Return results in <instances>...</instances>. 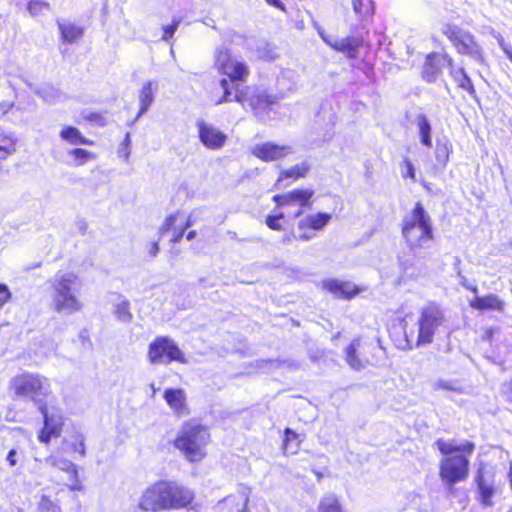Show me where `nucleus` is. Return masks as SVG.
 I'll use <instances>...</instances> for the list:
<instances>
[{"label":"nucleus","instance_id":"obj_7","mask_svg":"<svg viewBox=\"0 0 512 512\" xmlns=\"http://www.w3.org/2000/svg\"><path fill=\"white\" fill-rule=\"evenodd\" d=\"M219 85L223 90V96L216 101L217 105L236 101L243 107L249 105L257 115H260L262 111L276 103V97L266 93H257L247 98L239 83L229 81L227 78H222Z\"/></svg>","mask_w":512,"mask_h":512},{"label":"nucleus","instance_id":"obj_45","mask_svg":"<svg viewBox=\"0 0 512 512\" xmlns=\"http://www.w3.org/2000/svg\"><path fill=\"white\" fill-rule=\"evenodd\" d=\"M11 297V292L7 285L0 284V307H2Z\"/></svg>","mask_w":512,"mask_h":512},{"label":"nucleus","instance_id":"obj_16","mask_svg":"<svg viewBox=\"0 0 512 512\" xmlns=\"http://www.w3.org/2000/svg\"><path fill=\"white\" fill-rule=\"evenodd\" d=\"M200 142L210 150H220L226 143L227 135L219 128L203 120L197 121Z\"/></svg>","mask_w":512,"mask_h":512},{"label":"nucleus","instance_id":"obj_27","mask_svg":"<svg viewBox=\"0 0 512 512\" xmlns=\"http://www.w3.org/2000/svg\"><path fill=\"white\" fill-rule=\"evenodd\" d=\"M60 137L67 143L74 146L92 144V141L84 137L80 130L73 126H65L60 131Z\"/></svg>","mask_w":512,"mask_h":512},{"label":"nucleus","instance_id":"obj_36","mask_svg":"<svg viewBox=\"0 0 512 512\" xmlns=\"http://www.w3.org/2000/svg\"><path fill=\"white\" fill-rule=\"evenodd\" d=\"M15 151V139L13 136L0 130V158L4 159Z\"/></svg>","mask_w":512,"mask_h":512},{"label":"nucleus","instance_id":"obj_6","mask_svg":"<svg viewBox=\"0 0 512 512\" xmlns=\"http://www.w3.org/2000/svg\"><path fill=\"white\" fill-rule=\"evenodd\" d=\"M210 440L206 427L200 424L186 423L179 431L174 445L190 462H199L205 455V448Z\"/></svg>","mask_w":512,"mask_h":512},{"label":"nucleus","instance_id":"obj_28","mask_svg":"<svg viewBox=\"0 0 512 512\" xmlns=\"http://www.w3.org/2000/svg\"><path fill=\"white\" fill-rule=\"evenodd\" d=\"M35 92L48 104H55L66 99V96L62 91L51 85H44Z\"/></svg>","mask_w":512,"mask_h":512},{"label":"nucleus","instance_id":"obj_25","mask_svg":"<svg viewBox=\"0 0 512 512\" xmlns=\"http://www.w3.org/2000/svg\"><path fill=\"white\" fill-rule=\"evenodd\" d=\"M470 306L477 310H504V302L495 294H489L484 297L475 296L470 302Z\"/></svg>","mask_w":512,"mask_h":512},{"label":"nucleus","instance_id":"obj_55","mask_svg":"<svg viewBox=\"0 0 512 512\" xmlns=\"http://www.w3.org/2000/svg\"><path fill=\"white\" fill-rule=\"evenodd\" d=\"M158 252H159V245H158V242L155 241L151 244L149 253L151 256L155 257L158 254Z\"/></svg>","mask_w":512,"mask_h":512},{"label":"nucleus","instance_id":"obj_37","mask_svg":"<svg viewBox=\"0 0 512 512\" xmlns=\"http://www.w3.org/2000/svg\"><path fill=\"white\" fill-rule=\"evenodd\" d=\"M181 217V212H176L167 216L159 228V233L161 236H164L166 233L172 231L174 227L179 224V219Z\"/></svg>","mask_w":512,"mask_h":512},{"label":"nucleus","instance_id":"obj_48","mask_svg":"<svg viewBox=\"0 0 512 512\" xmlns=\"http://www.w3.org/2000/svg\"><path fill=\"white\" fill-rule=\"evenodd\" d=\"M179 225L186 230L187 228L191 227L193 225V221L191 219V216H184L183 213H181V217L179 219Z\"/></svg>","mask_w":512,"mask_h":512},{"label":"nucleus","instance_id":"obj_1","mask_svg":"<svg viewBox=\"0 0 512 512\" xmlns=\"http://www.w3.org/2000/svg\"><path fill=\"white\" fill-rule=\"evenodd\" d=\"M194 500V492L175 481L160 480L141 495L139 508L145 512L179 510Z\"/></svg>","mask_w":512,"mask_h":512},{"label":"nucleus","instance_id":"obj_49","mask_svg":"<svg viewBox=\"0 0 512 512\" xmlns=\"http://www.w3.org/2000/svg\"><path fill=\"white\" fill-rule=\"evenodd\" d=\"M17 451L12 449L9 451L6 460L8 461L10 466H15L17 464Z\"/></svg>","mask_w":512,"mask_h":512},{"label":"nucleus","instance_id":"obj_39","mask_svg":"<svg viewBox=\"0 0 512 512\" xmlns=\"http://www.w3.org/2000/svg\"><path fill=\"white\" fill-rule=\"evenodd\" d=\"M401 176L406 179L409 178L413 182H416V172L415 167L413 163L410 161L409 158H404L402 164H401Z\"/></svg>","mask_w":512,"mask_h":512},{"label":"nucleus","instance_id":"obj_12","mask_svg":"<svg viewBox=\"0 0 512 512\" xmlns=\"http://www.w3.org/2000/svg\"><path fill=\"white\" fill-rule=\"evenodd\" d=\"M43 417V427L38 433V440L48 444L52 438H58L62 433L64 415L61 409L45 404L37 409Z\"/></svg>","mask_w":512,"mask_h":512},{"label":"nucleus","instance_id":"obj_9","mask_svg":"<svg viewBox=\"0 0 512 512\" xmlns=\"http://www.w3.org/2000/svg\"><path fill=\"white\" fill-rule=\"evenodd\" d=\"M215 67L219 73L227 76V79L232 82H246L250 74L248 65L243 60L233 56L225 47L216 50Z\"/></svg>","mask_w":512,"mask_h":512},{"label":"nucleus","instance_id":"obj_13","mask_svg":"<svg viewBox=\"0 0 512 512\" xmlns=\"http://www.w3.org/2000/svg\"><path fill=\"white\" fill-rule=\"evenodd\" d=\"M330 220L331 215L323 212L304 216L299 220L297 225L298 230L300 231L298 238L303 241L313 239L316 236L314 231L322 230Z\"/></svg>","mask_w":512,"mask_h":512},{"label":"nucleus","instance_id":"obj_44","mask_svg":"<svg viewBox=\"0 0 512 512\" xmlns=\"http://www.w3.org/2000/svg\"><path fill=\"white\" fill-rule=\"evenodd\" d=\"M284 433H285V439L283 442V448L286 452L289 450L290 443H292L293 441H297L298 435L294 431H292L290 428H286Z\"/></svg>","mask_w":512,"mask_h":512},{"label":"nucleus","instance_id":"obj_17","mask_svg":"<svg viewBox=\"0 0 512 512\" xmlns=\"http://www.w3.org/2000/svg\"><path fill=\"white\" fill-rule=\"evenodd\" d=\"M453 59L447 54L431 53L427 56L423 67V78L429 82H436L443 68H452Z\"/></svg>","mask_w":512,"mask_h":512},{"label":"nucleus","instance_id":"obj_53","mask_svg":"<svg viewBox=\"0 0 512 512\" xmlns=\"http://www.w3.org/2000/svg\"><path fill=\"white\" fill-rule=\"evenodd\" d=\"M295 238H296V236H295V234H294V233L285 234V235L282 237L281 242H282L283 244H285V245H286V244H290V243L293 241V239H295Z\"/></svg>","mask_w":512,"mask_h":512},{"label":"nucleus","instance_id":"obj_51","mask_svg":"<svg viewBox=\"0 0 512 512\" xmlns=\"http://www.w3.org/2000/svg\"><path fill=\"white\" fill-rule=\"evenodd\" d=\"M492 36L497 40L499 46L501 47L502 50H504V48H506L508 45L505 43V40L504 38L501 36L500 33L498 32H495L494 30L491 32Z\"/></svg>","mask_w":512,"mask_h":512},{"label":"nucleus","instance_id":"obj_18","mask_svg":"<svg viewBox=\"0 0 512 512\" xmlns=\"http://www.w3.org/2000/svg\"><path fill=\"white\" fill-rule=\"evenodd\" d=\"M475 481L479 493V502L484 507H492L494 504L492 498L495 494L494 480L485 478L482 465L478 468Z\"/></svg>","mask_w":512,"mask_h":512},{"label":"nucleus","instance_id":"obj_42","mask_svg":"<svg viewBox=\"0 0 512 512\" xmlns=\"http://www.w3.org/2000/svg\"><path fill=\"white\" fill-rule=\"evenodd\" d=\"M179 24L180 20L174 19L172 24L164 26L162 40L168 41L170 38H172Z\"/></svg>","mask_w":512,"mask_h":512},{"label":"nucleus","instance_id":"obj_20","mask_svg":"<svg viewBox=\"0 0 512 512\" xmlns=\"http://www.w3.org/2000/svg\"><path fill=\"white\" fill-rule=\"evenodd\" d=\"M163 397L168 406L178 416H183L188 413L186 393L183 389L168 388L164 391Z\"/></svg>","mask_w":512,"mask_h":512},{"label":"nucleus","instance_id":"obj_21","mask_svg":"<svg viewBox=\"0 0 512 512\" xmlns=\"http://www.w3.org/2000/svg\"><path fill=\"white\" fill-rule=\"evenodd\" d=\"M322 287L335 297L343 299H350L359 292L354 284L335 279L323 281Z\"/></svg>","mask_w":512,"mask_h":512},{"label":"nucleus","instance_id":"obj_29","mask_svg":"<svg viewBox=\"0 0 512 512\" xmlns=\"http://www.w3.org/2000/svg\"><path fill=\"white\" fill-rule=\"evenodd\" d=\"M353 11L360 21H365L374 14L372 0H352Z\"/></svg>","mask_w":512,"mask_h":512},{"label":"nucleus","instance_id":"obj_31","mask_svg":"<svg viewBox=\"0 0 512 512\" xmlns=\"http://www.w3.org/2000/svg\"><path fill=\"white\" fill-rule=\"evenodd\" d=\"M58 27L61 32L62 38L69 43L75 42L83 35V29L81 27L76 26L75 24L69 22H58Z\"/></svg>","mask_w":512,"mask_h":512},{"label":"nucleus","instance_id":"obj_60","mask_svg":"<svg viewBox=\"0 0 512 512\" xmlns=\"http://www.w3.org/2000/svg\"><path fill=\"white\" fill-rule=\"evenodd\" d=\"M503 51L512 62V47L508 45Z\"/></svg>","mask_w":512,"mask_h":512},{"label":"nucleus","instance_id":"obj_41","mask_svg":"<svg viewBox=\"0 0 512 512\" xmlns=\"http://www.w3.org/2000/svg\"><path fill=\"white\" fill-rule=\"evenodd\" d=\"M85 119L98 126H105L108 123L107 116L98 112H91L85 115Z\"/></svg>","mask_w":512,"mask_h":512},{"label":"nucleus","instance_id":"obj_11","mask_svg":"<svg viewBox=\"0 0 512 512\" xmlns=\"http://www.w3.org/2000/svg\"><path fill=\"white\" fill-rule=\"evenodd\" d=\"M444 323L443 311L437 305L431 304L421 310L418 320V335L416 347L430 344L437 329Z\"/></svg>","mask_w":512,"mask_h":512},{"label":"nucleus","instance_id":"obj_2","mask_svg":"<svg viewBox=\"0 0 512 512\" xmlns=\"http://www.w3.org/2000/svg\"><path fill=\"white\" fill-rule=\"evenodd\" d=\"M436 445L444 455L440 461V477L444 483L453 486L457 482L467 479L469 474V456L475 445L466 441L460 445L437 440Z\"/></svg>","mask_w":512,"mask_h":512},{"label":"nucleus","instance_id":"obj_26","mask_svg":"<svg viewBox=\"0 0 512 512\" xmlns=\"http://www.w3.org/2000/svg\"><path fill=\"white\" fill-rule=\"evenodd\" d=\"M414 123L418 129L420 142L425 147H432V127L428 117L425 114H418L414 119Z\"/></svg>","mask_w":512,"mask_h":512},{"label":"nucleus","instance_id":"obj_14","mask_svg":"<svg viewBox=\"0 0 512 512\" xmlns=\"http://www.w3.org/2000/svg\"><path fill=\"white\" fill-rule=\"evenodd\" d=\"M252 154L265 162H273L286 158L294 153V148L290 145L277 144L274 142H264L253 146Z\"/></svg>","mask_w":512,"mask_h":512},{"label":"nucleus","instance_id":"obj_24","mask_svg":"<svg viewBox=\"0 0 512 512\" xmlns=\"http://www.w3.org/2000/svg\"><path fill=\"white\" fill-rule=\"evenodd\" d=\"M323 41L332 49L344 53L348 58L358 57V48L361 44L358 39L345 38L340 40H331L326 36Z\"/></svg>","mask_w":512,"mask_h":512},{"label":"nucleus","instance_id":"obj_15","mask_svg":"<svg viewBox=\"0 0 512 512\" xmlns=\"http://www.w3.org/2000/svg\"><path fill=\"white\" fill-rule=\"evenodd\" d=\"M372 346V344L362 342L359 339L352 341L345 349L347 364L354 370L364 369L370 363L368 354Z\"/></svg>","mask_w":512,"mask_h":512},{"label":"nucleus","instance_id":"obj_33","mask_svg":"<svg viewBox=\"0 0 512 512\" xmlns=\"http://www.w3.org/2000/svg\"><path fill=\"white\" fill-rule=\"evenodd\" d=\"M450 74L453 77V79L458 83V86L460 88L468 91L469 93L474 92L472 81L470 77L466 74L464 68H459L455 70L454 67L452 66V68H450Z\"/></svg>","mask_w":512,"mask_h":512},{"label":"nucleus","instance_id":"obj_62","mask_svg":"<svg viewBox=\"0 0 512 512\" xmlns=\"http://www.w3.org/2000/svg\"><path fill=\"white\" fill-rule=\"evenodd\" d=\"M404 333H405L406 341L409 343L411 341V338L413 337L414 332L413 331L407 332L405 330Z\"/></svg>","mask_w":512,"mask_h":512},{"label":"nucleus","instance_id":"obj_35","mask_svg":"<svg viewBox=\"0 0 512 512\" xmlns=\"http://www.w3.org/2000/svg\"><path fill=\"white\" fill-rule=\"evenodd\" d=\"M116 319L123 323H130L133 315L130 312V303L127 299H121L114 307L113 311Z\"/></svg>","mask_w":512,"mask_h":512},{"label":"nucleus","instance_id":"obj_5","mask_svg":"<svg viewBox=\"0 0 512 512\" xmlns=\"http://www.w3.org/2000/svg\"><path fill=\"white\" fill-rule=\"evenodd\" d=\"M402 234L412 251L429 247L433 239L432 222L420 202L404 217Z\"/></svg>","mask_w":512,"mask_h":512},{"label":"nucleus","instance_id":"obj_56","mask_svg":"<svg viewBox=\"0 0 512 512\" xmlns=\"http://www.w3.org/2000/svg\"><path fill=\"white\" fill-rule=\"evenodd\" d=\"M313 25H314L315 29L317 30L321 39L322 40L325 39L327 35L325 34V31L323 30V28L317 22H314Z\"/></svg>","mask_w":512,"mask_h":512},{"label":"nucleus","instance_id":"obj_59","mask_svg":"<svg viewBox=\"0 0 512 512\" xmlns=\"http://www.w3.org/2000/svg\"><path fill=\"white\" fill-rule=\"evenodd\" d=\"M461 283H462V285H463L464 287H466L467 289L471 290L473 293L477 294L478 289H477V287H476V286H470V285H467V282H465V280H464V281H462Z\"/></svg>","mask_w":512,"mask_h":512},{"label":"nucleus","instance_id":"obj_61","mask_svg":"<svg viewBox=\"0 0 512 512\" xmlns=\"http://www.w3.org/2000/svg\"><path fill=\"white\" fill-rule=\"evenodd\" d=\"M196 235H197L196 231L195 230H191L186 235V238H187V240L191 241V240H193L196 237Z\"/></svg>","mask_w":512,"mask_h":512},{"label":"nucleus","instance_id":"obj_8","mask_svg":"<svg viewBox=\"0 0 512 512\" xmlns=\"http://www.w3.org/2000/svg\"><path fill=\"white\" fill-rule=\"evenodd\" d=\"M442 33L450 40L457 53L468 56L478 64L485 63L484 50L471 32L457 25L446 24Z\"/></svg>","mask_w":512,"mask_h":512},{"label":"nucleus","instance_id":"obj_58","mask_svg":"<svg viewBox=\"0 0 512 512\" xmlns=\"http://www.w3.org/2000/svg\"><path fill=\"white\" fill-rule=\"evenodd\" d=\"M75 451L76 452H79L81 455H84L85 454V447H84V443L83 441H81L79 443V445H76L75 446Z\"/></svg>","mask_w":512,"mask_h":512},{"label":"nucleus","instance_id":"obj_64","mask_svg":"<svg viewBox=\"0 0 512 512\" xmlns=\"http://www.w3.org/2000/svg\"><path fill=\"white\" fill-rule=\"evenodd\" d=\"M508 477H509L510 486H511V489H512V461L510 462V468H509Z\"/></svg>","mask_w":512,"mask_h":512},{"label":"nucleus","instance_id":"obj_52","mask_svg":"<svg viewBox=\"0 0 512 512\" xmlns=\"http://www.w3.org/2000/svg\"><path fill=\"white\" fill-rule=\"evenodd\" d=\"M504 393L508 400L512 402V380L504 386Z\"/></svg>","mask_w":512,"mask_h":512},{"label":"nucleus","instance_id":"obj_43","mask_svg":"<svg viewBox=\"0 0 512 512\" xmlns=\"http://www.w3.org/2000/svg\"><path fill=\"white\" fill-rule=\"evenodd\" d=\"M283 217V213L274 216L269 215L266 218V224L272 230H281L282 226L280 225L279 220L282 219Z\"/></svg>","mask_w":512,"mask_h":512},{"label":"nucleus","instance_id":"obj_23","mask_svg":"<svg viewBox=\"0 0 512 512\" xmlns=\"http://www.w3.org/2000/svg\"><path fill=\"white\" fill-rule=\"evenodd\" d=\"M313 196V191L308 189H296L282 195H275L273 200L278 206L290 205L297 202L301 207L309 206V201Z\"/></svg>","mask_w":512,"mask_h":512},{"label":"nucleus","instance_id":"obj_40","mask_svg":"<svg viewBox=\"0 0 512 512\" xmlns=\"http://www.w3.org/2000/svg\"><path fill=\"white\" fill-rule=\"evenodd\" d=\"M38 509L40 512H60V507L45 495L41 497Z\"/></svg>","mask_w":512,"mask_h":512},{"label":"nucleus","instance_id":"obj_30","mask_svg":"<svg viewBox=\"0 0 512 512\" xmlns=\"http://www.w3.org/2000/svg\"><path fill=\"white\" fill-rule=\"evenodd\" d=\"M311 166L307 161L296 164L288 169L282 170L278 181H282L286 178H292L294 180L305 177L309 172Z\"/></svg>","mask_w":512,"mask_h":512},{"label":"nucleus","instance_id":"obj_50","mask_svg":"<svg viewBox=\"0 0 512 512\" xmlns=\"http://www.w3.org/2000/svg\"><path fill=\"white\" fill-rule=\"evenodd\" d=\"M265 1L270 6L278 8V9H280L283 12L286 11V7H285V5L283 4V2L281 0H265Z\"/></svg>","mask_w":512,"mask_h":512},{"label":"nucleus","instance_id":"obj_19","mask_svg":"<svg viewBox=\"0 0 512 512\" xmlns=\"http://www.w3.org/2000/svg\"><path fill=\"white\" fill-rule=\"evenodd\" d=\"M44 463L52 468L64 471L68 475V480L71 483V489H78V473L75 464L66 458L51 455L44 459Z\"/></svg>","mask_w":512,"mask_h":512},{"label":"nucleus","instance_id":"obj_57","mask_svg":"<svg viewBox=\"0 0 512 512\" xmlns=\"http://www.w3.org/2000/svg\"><path fill=\"white\" fill-rule=\"evenodd\" d=\"M493 334H494V330L492 328H489L485 331L483 338L487 341H490L493 337Z\"/></svg>","mask_w":512,"mask_h":512},{"label":"nucleus","instance_id":"obj_4","mask_svg":"<svg viewBox=\"0 0 512 512\" xmlns=\"http://www.w3.org/2000/svg\"><path fill=\"white\" fill-rule=\"evenodd\" d=\"M52 307L55 312L71 315L81 311L83 304L79 299L82 282L73 272H57L50 280Z\"/></svg>","mask_w":512,"mask_h":512},{"label":"nucleus","instance_id":"obj_63","mask_svg":"<svg viewBox=\"0 0 512 512\" xmlns=\"http://www.w3.org/2000/svg\"><path fill=\"white\" fill-rule=\"evenodd\" d=\"M248 501H249V497L246 496L245 499H244V504H243V508L241 511H238V512H247V505H248Z\"/></svg>","mask_w":512,"mask_h":512},{"label":"nucleus","instance_id":"obj_32","mask_svg":"<svg viewBox=\"0 0 512 512\" xmlns=\"http://www.w3.org/2000/svg\"><path fill=\"white\" fill-rule=\"evenodd\" d=\"M68 155L73 157V160L69 162L71 166H83L88 161L95 158V155L83 148H73L68 151Z\"/></svg>","mask_w":512,"mask_h":512},{"label":"nucleus","instance_id":"obj_10","mask_svg":"<svg viewBox=\"0 0 512 512\" xmlns=\"http://www.w3.org/2000/svg\"><path fill=\"white\" fill-rule=\"evenodd\" d=\"M148 360L154 365H167L173 361L186 364L188 361L178 345L169 337L155 338L148 349Z\"/></svg>","mask_w":512,"mask_h":512},{"label":"nucleus","instance_id":"obj_46","mask_svg":"<svg viewBox=\"0 0 512 512\" xmlns=\"http://www.w3.org/2000/svg\"><path fill=\"white\" fill-rule=\"evenodd\" d=\"M433 389L434 390H440V389L456 390V388L453 386L452 382L445 381V380H438V381H436L433 384Z\"/></svg>","mask_w":512,"mask_h":512},{"label":"nucleus","instance_id":"obj_38","mask_svg":"<svg viewBox=\"0 0 512 512\" xmlns=\"http://www.w3.org/2000/svg\"><path fill=\"white\" fill-rule=\"evenodd\" d=\"M50 5L46 1L42 0H31L28 3V11L32 16H38L44 13V11L49 10Z\"/></svg>","mask_w":512,"mask_h":512},{"label":"nucleus","instance_id":"obj_3","mask_svg":"<svg viewBox=\"0 0 512 512\" xmlns=\"http://www.w3.org/2000/svg\"><path fill=\"white\" fill-rule=\"evenodd\" d=\"M8 391L13 398L29 400L37 409L55 400L50 380L39 373L14 376L9 381Z\"/></svg>","mask_w":512,"mask_h":512},{"label":"nucleus","instance_id":"obj_22","mask_svg":"<svg viewBox=\"0 0 512 512\" xmlns=\"http://www.w3.org/2000/svg\"><path fill=\"white\" fill-rule=\"evenodd\" d=\"M158 90V83L153 80L146 81L139 90V111L136 119L144 115L155 100V94Z\"/></svg>","mask_w":512,"mask_h":512},{"label":"nucleus","instance_id":"obj_54","mask_svg":"<svg viewBox=\"0 0 512 512\" xmlns=\"http://www.w3.org/2000/svg\"><path fill=\"white\" fill-rule=\"evenodd\" d=\"M13 106V103L11 102H2L0 104V110L2 111L3 114L7 113Z\"/></svg>","mask_w":512,"mask_h":512},{"label":"nucleus","instance_id":"obj_34","mask_svg":"<svg viewBox=\"0 0 512 512\" xmlns=\"http://www.w3.org/2000/svg\"><path fill=\"white\" fill-rule=\"evenodd\" d=\"M318 512H343L338 498L334 494L322 497L318 506Z\"/></svg>","mask_w":512,"mask_h":512},{"label":"nucleus","instance_id":"obj_47","mask_svg":"<svg viewBox=\"0 0 512 512\" xmlns=\"http://www.w3.org/2000/svg\"><path fill=\"white\" fill-rule=\"evenodd\" d=\"M185 230L178 224L172 230L171 242L178 243L184 235Z\"/></svg>","mask_w":512,"mask_h":512}]
</instances>
